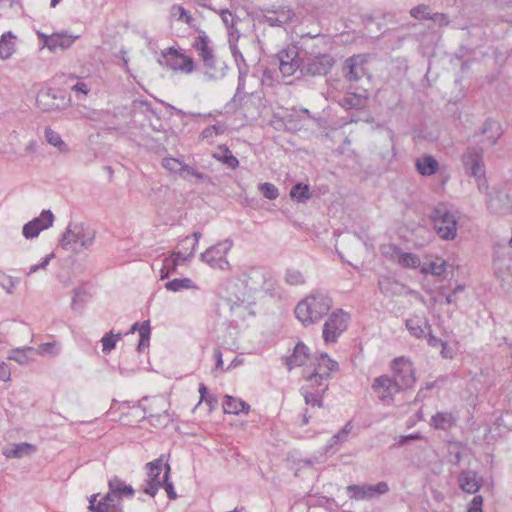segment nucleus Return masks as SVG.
<instances>
[{"instance_id":"25","label":"nucleus","mask_w":512,"mask_h":512,"mask_svg":"<svg viewBox=\"0 0 512 512\" xmlns=\"http://www.w3.org/2000/svg\"><path fill=\"white\" fill-rule=\"evenodd\" d=\"M78 36L69 35L67 32L53 33V38H50L47 44V48L50 51H56V49H67L69 48Z\"/></svg>"},{"instance_id":"4","label":"nucleus","mask_w":512,"mask_h":512,"mask_svg":"<svg viewBox=\"0 0 512 512\" xmlns=\"http://www.w3.org/2000/svg\"><path fill=\"white\" fill-rule=\"evenodd\" d=\"M415 381L414 370L410 360L404 356L394 359L391 364V376L386 377V405L388 398L409 388Z\"/></svg>"},{"instance_id":"50","label":"nucleus","mask_w":512,"mask_h":512,"mask_svg":"<svg viewBox=\"0 0 512 512\" xmlns=\"http://www.w3.org/2000/svg\"><path fill=\"white\" fill-rule=\"evenodd\" d=\"M45 230V226H35L33 221H29L23 226L22 233L25 238L32 239L37 237L41 231Z\"/></svg>"},{"instance_id":"51","label":"nucleus","mask_w":512,"mask_h":512,"mask_svg":"<svg viewBox=\"0 0 512 512\" xmlns=\"http://www.w3.org/2000/svg\"><path fill=\"white\" fill-rule=\"evenodd\" d=\"M422 438H423V436L419 432L412 433V434H409V435L397 436V437L394 438L395 442L392 445V447H394V446H397V447L405 446V445L409 444V442L412 441V440H420Z\"/></svg>"},{"instance_id":"32","label":"nucleus","mask_w":512,"mask_h":512,"mask_svg":"<svg viewBox=\"0 0 512 512\" xmlns=\"http://www.w3.org/2000/svg\"><path fill=\"white\" fill-rule=\"evenodd\" d=\"M15 36L11 31L4 33L0 38V58L9 59L15 51Z\"/></svg>"},{"instance_id":"5","label":"nucleus","mask_w":512,"mask_h":512,"mask_svg":"<svg viewBox=\"0 0 512 512\" xmlns=\"http://www.w3.org/2000/svg\"><path fill=\"white\" fill-rule=\"evenodd\" d=\"M95 231L83 223L69 224L60 239L63 249L81 252L88 249L94 242Z\"/></svg>"},{"instance_id":"1","label":"nucleus","mask_w":512,"mask_h":512,"mask_svg":"<svg viewBox=\"0 0 512 512\" xmlns=\"http://www.w3.org/2000/svg\"><path fill=\"white\" fill-rule=\"evenodd\" d=\"M462 163L467 174L476 179L479 191L487 195V208L494 214H512V182L500 183L489 193L482 152L474 147L467 148L462 155Z\"/></svg>"},{"instance_id":"29","label":"nucleus","mask_w":512,"mask_h":512,"mask_svg":"<svg viewBox=\"0 0 512 512\" xmlns=\"http://www.w3.org/2000/svg\"><path fill=\"white\" fill-rule=\"evenodd\" d=\"M209 43L210 39L207 34L202 30H198V36L194 40L193 47L201 59L213 54V50L209 47Z\"/></svg>"},{"instance_id":"23","label":"nucleus","mask_w":512,"mask_h":512,"mask_svg":"<svg viewBox=\"0 0 512 512\" xmlns=\"http://www.w3.org/2000/svg\"><path fill=\"white\" fill-rule=\"evenodd\" d=\"M406 327L411 335L416 338L425 336L426 330L431 329V326L425 317L413 316L406 320Z\"/></svg>"},{"instance_id":"55","label":"nucleus","mask_w":512,"mask_h":512,"mask_svg":"<svg viewBox=\"0 0 512 512\" xmlns=\"http://www.w3.org/2000/svg\"><path fill=\"white\" fill-rule=\"evenodd\" d=\"M427 342L432 347H437L438 345H441V347H442V350H441L442 356L444 358L448 357L446 352H445L447 344L445 342H443L441 339H439L436 336L432 335L431 334V330L428 333Z\"/></svg>"},{"instance_id":"43","label":"nucleus","mask_w":512,"mask_h":512,"mask_svg":"<svg viewBox=\"0 0 512 512\" xmlns=\"http://www.w3.org/2000/svg\"><path fill=\"white\" fill-rule=\"evenodd\" d=\"M122 336L121 333L113 334V332L106 333L102 339V351L105 354L110 353L116 347V341Z\"/></svg>"},{"instance_id":"64","label":"nucleus","mask_w":512,"mask_h":512,"mask_svg":"<svg viewBox=\"0 0 512 512\" xmlns=\"http://www.w3.org/2000/svg\"><path fill=\"white\" fill-rule=\"evenodd\" d=\"M195 173V169L187 164H183L181 171L179 175L186 181H191V178L193 177Z\"/></svg>"},{"instance_id":"18","label":"nucleus","mask_w":512,"mask_h":512,"mask_svg":"<svg viewBox=\"0 0 512 512\" xmlns=\"http://www.w3.org/2000/svg\"><path fill=\"white\" fill-rule=\"evenodd\" d=\"M308 358L309 348L303 342H298L293 349V353L286 357L285 364L288 370H292L294 367L304 365Z\"/></svg>"},{"instance_id":"47","label":"nucleus","mask_w":512,"mask_h":512,"mask_svg":"<svg viewBox=\"0 0 512 512\" xmlns=\"http://www.w3.org/2000/svg\"><path fill=\"white\" fill-rule=\"evenodd\" d=\"M20 283V278L9 275L0 276V286L8 293H14L15 288Z\"/></svg>"},{"instance_id":"24","label":"nucleus","mask_w":512,"mask_h":512,"mask_svg":"<svg viewBox=\"0 0 512 512\" xmlns=\"http://www.w3.org/2000/svg\"><path fill=\"white\" fill-rule=\"evenodd\" d=\"M415 166L420 175L431 176L438 170L439 163L433 156L424 155L416 159Z\"/></svg>"},{"instance_id":"16","label":"nucleus","mask_w":512,"mask_h":512,"mask_svg":"<svg viewBox=\"0 0 512 512\" xmlns=\"http://www.w3.org/2000/svg\"><path fill=\"white\" fill-rule=\"evenodd\" d=\"M457 423V416L451 411H439L430 419V426L436 430L448 431Z\"/></svg>"},{"instance_id":"6","label":"nucleus","mask_w":512,"mask_h":512,"mask_svg":"<svg viewBox=\"0 0 512 512\" xmlns=\"http://www.w3.org/2000/svg\"><path fill=\"white\" fill-rule=\"evenodd\" d=\"M349 315L342 309L332 312L323 325L322 337L326 344L336 343L348 327Z\"/></svg>"},{"instance_id":"53","label":"nucleus","mask_w":512,"mask_h":512,"mask_svg":"<svg viewBox=\"0 0 512 512\" xmlns=\"http://www.w3.org/2000/svg\"><path fill=\"white\" fill-rule=\"evenodd\" d=\"M179 262L176 257H166L163 260V266L160 272H164V270L169 271V273H175Z\"/></svg>"},{"instance_id":"21","label":"nucleus","mask_w":512,"mask_h":512,"mask_svg":"<svg viewBox=\"0 0 512 512\" xmlns=\"http://www.w3.org/2000/svg\"><path fill=\"white\" fill-rule=\"evenodd\" d=\"M134 105H138L142 109V112L144 113L145 117L150 121V126L154 131L160 132L163 130L160 114L152 108L150 102L139 100L135 101Z\"/></svg>"},{"instance_id":"7","label":"nucleus","mask_w":512,"mask_h":512,"mask_svg":"<svg viewBox=\"0 0 512 512\" xmlns=\"http://www.w3.org/2000/svg\"><path fill=\"white\" fill-rule=\"evenodd\" d=\"M232 246L233 242L230 239H225L201 253L200 259L213 269H229L230 264L226 259V255L231 250Z\"/></svg>"},{"instance_id":"26","label":"nucleus","mask_w":512,"mask_h":512,"mask_svg":"<svg viewBox=\"0 0 512 512\" xmlns=\"http://www.w3.org/2000/svg\"><path fill=\"white\" fill-rule=\"evenodd\" d=\"M205 67V75L209 79H219L225 76V70L227 66L225 63H221V66H217L214 54L204 57L201 59Z\"/></svg>"},{"instance_id":"61","label":"nucleus","mask_w":512,"mask_h":512,"mask_svg":"<svg viewBox=\"0 0 512 512\" xmlns=\"http://www.w3.org/2000/svg\"><path fill=\"white\" fill-rule=\"evenodd\" d=\"M483 498L480 495L475 496L468 508L467 512H483L482 511Z\"/></svg>"},{"instance_id":"11","label":"nucleus","mask_w":512,"mask_h":512,"mask_svg":"<svg viewBox=\"0 0 512 512\" xmlns=\"http://www.w3.org/2000/svg\"><path fill=\"white\" fill-rule=\"evenodd\" d=\"M503 135V128L501 124L494 119H487L483 123L482 127L476 132L473 137L476 139L481 137L478 142L482 144V147L479 148V151L483 153L484 147H492ZM478 150V148H475Z\"/></svg>"},{"instance_id":"20","label":"nucleus","mask_w":512,"mask_h":512,"mask_svg":"<svg viewBox=\"0 0 512 512\" xmlns=\"http://www.w3.org/2000/svg\"><path fill=\"white\" fill-rule=\"evenodd\" d=\"M329 379L330 375L320 373L319 371H313L306 377V383L301 388L326 393L329 387Z\"/></svg>"},{"instance_id":"63","label":"nucleus","mask_w":512,"mask_h":512,"mask_svg":"<svg viewBox=\"0 0 512 512\" xmlns=\"http://www.w3.org/2000/svg\"><path fill=\"white\" fill-rule=\"evenodd\" d=\"M9 360H14L19 364H24L27 362V356L24 351L20 349H16L12 352L8 357Z\"/></svg>"},{"instance_id":"57","label":"nucleus","mask_w":512,"mask_h":512,"mask_svg":"<svg viewBox=\"0 0 512 512\" xmlns=\"http://www.w3.org/2000/svg\"><path fill=\"white\" fill-rule=\"evenodd\" d=\"M55 257V254L54 253H50L49 255H47L42 261L41 263L39 264H35V265H32L30 268H29V271L27 272V275H31L35 272H37L38 270L40 269H45L49 262Z\"/></svg>"},{"instance_id":"46","label":"nucleus","mask_w":512,"mask_h":512,"mask_svg":"<svg viewBox=\"0 0 512 512\" xmlns=\"http://www.w3.org/2000/svg\"><path fill=\"white\" fill-rule=\"evenodd\" d=\"M258 190L265 198L269 200H275L279 196L278 188L274 184L269 182L260 183L258 185Z\"/></svg>"},{"instance_id":"27","label":"nucleus","mask_w":512,"mask_h":512,"mask_svg":"<svg viewBox=\"0 0 512 512\" xmlns=\"http://www.w3.org/2000/svg\"><path fill=\"white\" fill-rule=\"evenodd\" d=\"M222 406L224 413L234 415H238L240 412L247 413L250 409L249 404L229 395L225 396Z\"/></svg>"},{"instance_id":"56","label":"nucleus","mask_w":512,"mask_h":512,"mask_svg":"<svg viewBox=\"0 0 512 512\" xmlns=\"http://www.w3.org/2000/svg\"><path fill=\"white\" fill-rule=\"evenodd\" d=\"M193 238H194V241L192 242L190 237H185L182 241H181V244L182 245H187V244H191V251L188 253V257H193L194 256V252H195V248L198 244V241L201 237V233L196 231L192 234Z\"/></svg>"},{"instance_id":"42","label":"nucleus","mask_w":512,"mask_h":512,"mask_svg":"<svg viewBox=\"0 0 512 512\" xmlns=\"http://www.w3.org/2000/svg\"><path fill=\"white\" fill-rule=\"evenodd\" d=\"M171 15L177 17L179 21H183L189 26H192V22L194 21L191 13L181 5H173L171 7Z\"/></svg>"},{"instance_id":"2","label":"nucleus","mask_w":512,"mask_h":512,"mask_svg":"<svg viewBox=\"0 0 512 512\" xmlns=\"http://www.w3.org/2000/svg\"><path fill=\"white\" fill-rule=\"evenodd\" d=\"M332 298L326 291L314 290L295 307L296 318L308 326L320 321L332 307Z\"/></svg>"},{"instance_id":"52","label":"nucleus","mask_w":512,"mask_h":512,"mask_svg":"<svg viewBox=\"0 0 512 512\" xmlns=\"http://www.w3.org/2000/svg\"><path fill=\"white\" fill-rule=\"evenodd\" d=\"M410 14L415 19H429L430 10L427 5L421 4L411 9Z\"/></svg>"},{"instance_id":"17","label":"nucleus","mask_w":512,"mask_h":512,"mask_svg":"<svg viewBox=\"0 0 512 512\" xmlns=\"http://www.w3.org/2000/svg\"><path fill=\"white\" fill-rule=\"evenodd\" d=\"M361 56H352L344 62L343 72L349 81H357L364 75V68Z\"/></svg>"},{"instance_id":"45","label":"nucleus","mask_w":512,"mask_h":512,"mask_svg":"<svg viewBox=\"0 0 512 512\" xmlns=\"http://www.w3.org/2000/svg\"><path fill=\"white\" fill-rule=\"evenodd\" d=\"M171 468L169 464H165V472L162 478L161 486L163 487L166 492L169 499L174 500L177 498V494L174 490L173 483L169 480V474H170Z\"/></svg>"},{"instance_id":"19","label":"nucleus","mask_w":512,"mask_h":512,"mask_svg":"<svg viewBox=\"0 0 512 512\" xmlns=\"http://www.w3.org/2000/svg\"><path fill=\"white\" fill-rule=\"evenodd\" d=\"M460 488L467 493L473 494L478 492L482 485V480L474 471H463L458 478Z\"/></svg>"},{"instance_id":"54","label":"nucleus","mask_w":512,"mask_h":512,"mask_svg":"<svg viewBox=\"0 0 512 512\" xmlns=\"http://www.w3.org/2000/svg\"><path fill=\"white\" fill-rule=\"evenodd\" d=\"M372 389L378 394L379 400L384 401V375L375 378Z\"/></svg>"},{"instance_id":"62","label":"nucleus","mask_w":512,"mask_h":512,"mask_svg":"<svg viewBox=\"0 0 512 512\" xmlns=\"http://www.w3.org/2000/svg\"><path fill=\"white\" fill-rule=\"evenodd\" d=\"M429 19L440 26H447L449 24V17L444 13H433Z\"/></svg>"},{"instance_id":"38","label":"nucleus","mask_w":512,"mask_h":512,"mask_svg":"<svg viewBox=\"0 0 512 512\" xmlns=\"http://www.w3.org/2000/svg\"><path fill=\"white\" fill-rule=\"evenodd\" d=\"M290 196L292 199L301 203L311 198L308 185L302 183H297L291 188Z\"/></svg>"},{"instance_id":"40","label":"nucleus","mask_w":512,"mask_h":512,"mask_svg":"<svg viewBox=\"0 0 512 512\" xmlns=\"http://www.w3.org/2000/svg\"><path fill=\"white\" fill-rule=\"evenodd\" d=\"M140 340L137 346V351L139 353L143 352L148 346L150 341V323L149 321H144L141 323L139 328Z\"/></svg>"},{"instance_id":"34","label":"nucleus","mask_w":512,"mask_h":512,"mask_svg":"<svg viewBox=\"0 0 512 512\" xmlns=\"http://www.w3.org/2000/svg\"><path fill=\"white\" fill-rule=\"evenodd\" d=\"M345 109H360L365 105V98L356 93H347L339 101Z\"/></svg>"},{"instance_id":"13","label":"nucleus","mask_w":512,"mask_h":512,"mask_svg":"<svg viewBox=\"0 0 512 512\" xmlns=\"http://www.w3.org/2000/svg\"><path fill=\"white\" fill-rule=\"evenodd\" d=\"M163 466L165 467L162 458L155 459L154 461L146 464L147 487L143 489L145 494H148L151 497H154L157 494V491L160 488L162 482V479H160V474L163 470Z\"/></svg>"},{"instance_id":"49","label":"nucleus","mask_w":512,"mask_h":512,"mask_svg":"<svg viewBox=\"0 0 512 512\" xmlns=\"http://www.w3.org/2000/svg\"><path fill=\"white\" fill-rule=\"evenodd\" d=\"M183 162L176 158L166 157L162 160V166L170 173L179 174L183 166Z\"/></svg>"},{"instance_id":"36","label":"nucleus","mask_w":512,"mask_h":512,"mask_svg":"<svg viewBox=\"0 0 512 512\" xmlns=\"http://www.w3.org/2000/svg\"><path fill=\"white\" fill-rule=\"evenodd\" d=\"M300 393L303 395L305 403L312 407H322L323 406V396L325 393L309 390L307 388H300Z\"/></svg>"},{"instance_id":"14","label":"nucleus","mask_w":512,"mask_h":512,"mask_svg":"<svg viewBox=\"0 0 512 512\" xmlns=\"http://www.w3.org/2000/svg\"><path fill=\"white\" fill-rule=\"evenodd\" d=\"M270 274L262 267L249 268L243 274V282L250 291L268 290L266 287Z\"/></svg>"},{"instance_id":"22","label":"nucleus","mask_w":512,"mask_h":512,"mask_svg":"<svg viewBox=\"0 0 512 512\" xmlns=\"http://www.w3.org/2000/svg\"><path fill=\"white\" fill-rule=\"evenodd\" d=\"M109 491L112 492L118 499L122 500L123 497L132 498L134 496V489L131 485L126 484L122 479L113 476L108 481Z\"/></svg>"},{"instance_id":"8","label":"nucleus","mask_w":512,"mask_h":512,"mask_svg":"<svg viewBox=\"0 0 512 512\" xmlns=\"http://www.w3.org/2000/svg\"><path fill=\"white\" fill-rule=\"evenodd\" d=\"M335 60L330 54H318L302 59V76H325L334 66Z\"/></svg>"},{"instance_id":"35","label":"nucleus","mask_w":512,"mask_h":512,"mask_svg":"<svg viewBox=\"0 0 512 512\" xmlns=\"http://www.w3.org/2000/svg\"><path fill=\"white\" fill-rule=\"evenodd\" d=\"M165 288L172 292H178L183 289H197L198 287L190 278H175L166 282Z\"/></svg>"},{"instance_id":"48","label":"nucleus","mask_w":512,"mask_h":512,"mask_svg":"<svg viewBox=\"0 0 512 512\" xmlns=\"http://www.w3.org/2000/svg\"><path fill=\"white\" fill-rule=\"evenodd\" d=\"M32 221L35 226H45V229H48L53 225L54 215L51 210H43L40 216L34 218Z\"/></svg>"},{"instance_id":"33","label":"nucleus","mask_w":512,"mask_h":512,"mask_svg":"<svg viewBox=\"0 0 512 512\" xmlns=\"http://www.w3.org/2000/svg\"><path fill=\"white\" fill-rule=\"evenodd\" d=\"M46 141L57 148L61 153H68L70 151L69 146L62 140L60 134L54 131L50 127H46L44 131Z\"/></svg>"},{"instance_id":"59","label":"nucleus","mask_w":512,"mask_h":512,"mask_svg":"<svg viewBox=\"0 0 512 512\" xmlns=\"http://www.w3.org/2000/svg\"><path fill=\"white\" fill-rule=\"evenodd\" d=\"M219 14L226 28L230 30L234 26V18L232 13L228 9H221Z\"/></svg>"},{"instance_id":"60","label":"nucleus","mask_w":512,"mask_h":512,"mask_svg":"<svg viewBox=\"0 0 512 512\" xmlns=\"http://www.w3.org/2000/svg\"><path fill=\"white\" fill-rule=\"evenodd\" d=\"M230 49L232 56L236 62L237 68L239 69V65H244V63H246V60L236 44L230 43Z\"/></svg>"},{"instance_id":"30","label":"nucleus","mask_w":512,"mask_h":512,"mask_svg":"<svg viewBox=\"0 0 512 512\" xmlns=\"http://www.w3.org/2000/svg\"><path fill=\"white\" fill-rule=\"evenodd\" d=\"M249 71V66L247 63H244V65H239L238 69V84L236 88V92L232 98L233 102H241L248 94L244 91L245 90V80L246 76Z\"/></svg>"},{"instance_id":"44","label":"nucleus","mask_w":512,"mask_h":512,"mask_svg":"<svg viewBox=\"0 0 512 512\" xmlns=\"http://www.w3.org/2000/svg\"><path fill=\"white\" fill-rule=\"evenodd\" d=\"M285 281L291 286L302 285L305 283V277L301 271L289 268L285 273Z\"/></svg>"},{"instance_id":"12","label":"nucleus","mask_w":512,"mask_h":512,"mask_svg":"<svg viewBox=\"0 0 512 512\" xmlns=\"http://www.w3.org/2000/svg\"><path fill=\"white\" fill-rule=\"evenodd\" d=\"M347 495L350 499L361 501L371 500L375 497H379L384 493V482H379L375 485H349L346 488Z\"/></svg>"},{"instance_id":"31","label":"nucleus","mask_w":512,"mask_h":512,"mask_svg":"<svg viewBox=\"0 0 512 512\" xmlns=\"http://www.w3.org/2000/svg\"><path fill=\"white\" fill-rule=\"evenodd\" d=\"M316 360L317 365L314 371H319L320 373H325L331 376V372L338 371L339 369L338 363L331 359L327 353H321Z\"/></svg>"},{"instance_id":"39","label":"nucleus","mask_w":512,"mask_h":512,"mask_svg":"<svg viewBox=\"0 0 512 512\" xmlns=\"http://www.w3.org/2000/svg\"><path fill=\"white\" fill-rule=\"evenodd\" d=\"M35 451V447L29 443H20L14 446L10 451L5 452L7 458H22L25 455Z\"/></svg>"},{"instance_id":"15","label":"nucleus","mask_w":512,"mask_h":512,"mask_svg":"<svg viewBox=\"0 0 512 512\" xmlns=\"http://www.w3.org/2000/svg\"><path fill=\"white\" fill-rule=\"evenodd\" d=\"M295 13L289 6H278L275 9H268L263 15V21L271 27H280L292 22Z\"/></svg>"},{"instance_id":"10","label":"nucleus","mask_w":512,"mask_h":512,"mask_svg":"<svg viewBox=\"0 0 512 512\" xmlns=\"http://www.w3.org/2000/svg\"><path fill=\"white\" fill-rule=\"evenodd\" d=\"M279 70L284 77L293 75L296 71L301 73L302 59L299 58L298 48L289 46L277 53Z\"/></svg>"},{"instance_id":"9","label":"nucleus","mask_w":512,"mask_h":512,"mask_svg":"<svg viewBox=\"0 0 512 512\" xmlns=\"http://www.w3.org/2000/svg\"><path fill=\"white\" fill-rule=\"evenodd\" d=\"M161 66H166L172 70H180L185 73L193 72L195 66L191 57L179 53L175 48L169 47L162 51L161 58L158 59Z\"/></svg>"},{"instance_id":"58","label":"nucleus","mask_w":512,"mask_h":512,"mask_svg":"<svg viewBox=\"0 0 512 512\" xmlns=\"http://www.w3.org/2000/svg\"><path fill=\"white\" fill-rule=\"evenodd\" d=\"M223 131H224V129L222 127L217 126V125H212V126L206 127L201 132V138L202 139L211 138L214 135H219V134L223 133Z\"/></svg>"},{"instance_id":"41","label":"nucleus","mask_w":512,"mask_h":512,"mask_svg":"<svg viewBox=\"0 0 512 512\" xmlns=\"http://www.w3.org/2000/svg\"><path fill=\"white\" fill-rule=\"evenodd\" d=\"M398 263L408 268H418L421 266L420 258L416 254L407 252L399 254Z\"/></svg>"},{"instance_id":"3","label":"nucleus","mask_w":512,"mask_h":512,"mask_svg":"<svg viewBox=\"0 0 512 512\" xmlns=\"http://www.w3.org/2000/svg\"><path fill=\"white\" fill-rule=\"evenodd\" d=\"M433 228L440 239L452 241L457 237L460 212L444 203L438 204L431 213Z\"/></svg>"},{"instance_id":"28","label":"nucleus","mask_w":512,"mask_h":512,"mask_svg":"<svg viewBox=\"0 0 512 512\" xmlns=\"http://www.w3.org/2000/svg\"><path fill=\"white\" fill-rule=\"evenodd\" d=\"M213 157L233 170L239 166L238 159L226 145L219 146L218 150L213 154Z\"/></svg>"},{"instance_id":"37","label":"nucleus","mask_w":512,"mask_h":512,"mask_svg":"<svg viewBox=\"0 0 512 512\" xmlns=\"http://www.w3.org/2000/svg\"><path fill=\"white\" fill-rule=\"evenodd\" d=\"M423 274H431L434 276H441L446 271V261H431L423 263L420 266Z\"/></svg>"}]
</instances>
